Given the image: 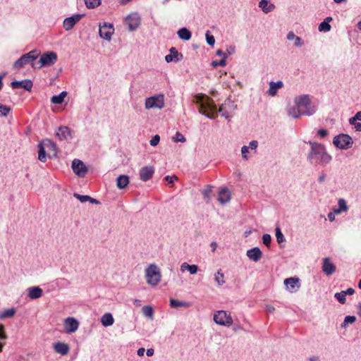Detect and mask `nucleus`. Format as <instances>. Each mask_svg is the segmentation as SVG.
Instances as JSON below:
<instances>
[{
  "label": "nucleus",
  "mask_w": 361,
  "mask_h": 361,
  "mask_svg": "<svg viewBox=\"0 0 361 361\" xmlns=\"http://www.w3.org/2000/svg\"><path fill=\"white\" fill-rule=\"evenodd\" d=\"M154 173V169L152 166H146L140 170V178L141 180L146 182L149 180Z\"/></svg>",
  "instance_id": "obj_19"
},
{
  "label": "nucleus",
  "mask_w": 361,
  "mask_h": 361,
  "mask_svg": "<svg viewBox=\"0 0 361 361\" xmlns=\"http://www.w3.org/2000/svg\"><path fill=\"white\" fill-rule=\"evenodd\" d=\"M57 61V54L54 51H46L40 57V65L44 67L51 66Z\"/></svg>",
  "instance_id": "obj_12"
},
{
  "label": "nucleus",
  "mask_w": 361,
  "mask_h": 361,
  "mask_svg": "<svg viewBox=\"0 0 361 361\" xmlns=\"http://www.w3.org/2000/svg\"><path fill=\"white\" fill-rule=\"evenodd\" d=\"M43 290L39 286H32L27 289V296L31 300H37L42 296Z\"/></svg>",
  "instance_id": "obj_22"
},
{
  "label": "nucleus",
  "mask_w": 361,
  "mask_h": 361,
  "mask_svg": "<svg viewBox=\"0 0 361 361\" xmlns=\"http://www.w3.org/2000/svg\"><path fill=\"white\" fill-rule=\"evenodd\" d=\"M165 180L168 183H173L175 180H178V177L175 175L173 176H166L165 178H164Z\"/></svg>",
  "instance_id": "obj_56"
},
{
  "label": "nucleus",
  "mask_w": 361,
  "mask_h": 361,
  "mask_svg": "<svg viewBox=\"0 0 361 361\" xmlns=\"http://www.w3.org/2000/svg\"><path fill=\"white\" fill-rule=\"evenodd\" d=\"M125 21L126 25H128L129 31H134L137 30L141 23L140 17L137 13L128 15L126 17Z\"/></svg>",
  "instance_id": "obj_13"
},
{
  "label": "nucleus",
  "mask_w": 361,
  "mask_h": 361,
  "mask_svg": "<svg viewBox=\"0 0 361 361\" xmlns=\"http://www.w3.org/2000/svg\"><path fill=\"white\" fill-rule=\"evenodd\" d=\"M322 271L326 276H331L336 272V267L334 263L331 262L330 258L325 257L323 259Z\"/></svg>",
  "instance_id": "obj_17"
},
{
  "label": "nucleus",
  "mask_w": 361,
  "mask_h": 361,
  "mask_svg": "<svg viewBox=\"0 0 361 361\" xmlns=\"http://www.w3.org/2000/svg\"><path fill=\"white\" fill-rule=\"evenodd\" d=\"M39 55L37 49L32 50L27 54L22 55L18 60H16L13 65L14 69H20L25 65L31 63L35 61Z\"/></svg>",
  "instance_id": "obj_5"
},
{
  "label": "nucleus",
  "mask_w": 361,
  "mask_h": 361,
  "mask_svg": "<svg viewBox=\"0 0 361 361\" xmlns=\"http://www.w3.org/2000/svg\"><path fill=\"white\" fill-rule=\"evenodd\" d=\"M224 278V276L221 269H219L214 275V279L219 286H222L225 283Z\"/></svg>",
  "instance_id": "obj_38"
},
{
  "label": "nucleus",
  "mask_w": 361,
  "mask_h": 361,
  "mask_svg": "<svg viewBox=\"0 0 361 361\" xmlns=\"http://www.w3.org/2000/svg\"><path fill=\"white\" fill-rule=\"evenodd\" d=\"M265 308H266L267 312H269V313H272L275 310V308L273 306L269 305H267L265 306Z\"/></svg>",
  "instance_id": "obj_63"
},
{
  "label": "nucleus",
  "mask_w": 361,
  "mask_h": 361,
  "mask_svg": "<svg viewBox=\"0 0 361 361\" xmlns=\"http://www.w3.org/2000/svg\"><path fill=\"white\" fill-rule=\"evenodd\" d=\"M354 293H355V290L353 288H349L346 290H344V294L345 295V296L347 295H351L354 294Z\"/></svg>",
  "instance_id": "obj_61"
},
{
  "label": "nucleus",
  "mask_w": 361,
  "mask_h": 361,
  "mask_svg": "<svg viewBox=\"0 0 361 361\" xmlns=\"http://www.w3.org/2000/svg\"><path fill=\"white\" fill-rule=\"evenodd\" d=\"M114 319L111 313H105L101 317V323L105 327L111 326L114 324Z\"/></svg>",
  "instance_id": "obj_30"
},
{
  "label": "nucleus",
  "mask_w": 361,
  "mask_h": 361,
  "mask_svg": "<svg viewBox=\"0 0 361 361\" xmlns=\"http://www.w3.org/2000/svg\"><path fill=\"white\" fill-rule=\"evenodd\" d=\"M40 59L37 61V62H35V63H31V66L32 68H33L34 69H39L42 67H44V66H41L40 65Z\"/></svg>",
  "instance_id": "obj_59"
},
{
  "label": "nucleus",
  "mask_w": 361,
  "mask_h": 361,
  "mask_svg": "<svg viewBox=\"0 0 361 361\" xmlns=\"http://www.w3.org/2000/svg\"><path fill=\"white\" fill-rule=\"evenodd\" d=\"M73 196L79 200L81 202H85L90 200L89 195H82L78 193H74Z\"/></svg>",
  "instance_id": "obj_52"
},
{
  "label": "nucleus",
  "mask_w": 361,
  "mask_h": 361,
  "mask_svg": "<svg viewBox=\"0 0 361 361\" xmlns=\"http://www.w3.org/2000/svg\"><path fill=\"white\" fill-rule=\"evenodd\" d=\"M287 114L290 117L293 118H298L300 116H302V114L299 109L298 106L295 104V106L288 108Z\"/></svg>",
  "instance_id": "obj_29"
},
{
  "label": "nucleus",
  "mask_w": 361,
  "mask_h": 361,
  "mask_svg": "<svg viewBox=\"0 0 361 361\" xmlns=\"http://www.w3.org/2000/svg\"><path fill=\"white\" fill-rule=\"evenodd\" d=\"M129 184V177L127 175H120L116 178V186L118 189H124Z\"/></svg>",
  "instance_id": "obj_28"
},
{
  "label": "nucleus",
  "mask_w": 361,
  "mask_h": 361,
  "mask_svg": "<svg viewBox=\"0 0 361 361\" xmlns=\"http://www.w3.org/2000/svg\"><path fill=\"white\" fill-rule=\"evenodd\" d=\"M310 149L307 154V161L312 166H325L332 160V157L327 152L326 147L321 143L309 141Z\"/></svg>",
  "instance_id": "obj_1"
},
{
  "label": "nucleus",
  "mask_w": 361,
  "mask_h": 361,
  "mask_svg": "<svg viewBox=\"0 0 361 361\" xmlns=\"http://www.w3.org/2000/svg\"><path fill=\"white\" fill-rule=\"evenodd\" d=\"M114 33V27L113 24L106 22L99 24V36L107 41L111 39L112 35Z\"/></svg>",
  "instance_id": "obj_11"
},
{
  "label": "nucleus",
  "mask_w": 361,
  "mask_h": 361,
  "mask_svg": "<svg viewBox=\"0 0 361 361\" xmlns=\"http://www.w3.org/2000/svg\"><path fill=\"white\" fill-rule=\"evenodd\" d=\"M326 174L324 173H322L319 176V178H318V181L320 183H322L325 179H326Z\"/></svg>",
  "instance_id": "obj_62"
},
{
  "label": "nucleus",
  "mask_w": 361,
  "mask_h": 361,
  "mask_svg": "<svg viewBox=\"0 0 361 361\" xmlns=\"http://www.w3.org/2000/svg\"><path fill=\"white\" fill-rule=\"evenodd\" d=\"M142 312L143 314L146 317L152 318L154 314L153 308L149 305L144 306L142 308Z\"/></svg>",
  "instance_id": "obj_41"
},
{
  "label": "nucleus",
  "mask_w": 361,
  "mask_h": 361,
  "mask_svg": "<svg viewBox=\"0 0 361 361\" xmlns=\"http://www.w3.org/2000/svg\"><path fill=\"white\" fill-rule=\"evenodd\" d=\"M173 140L175 142H185L186 139L184 137V135H182L180 133L176 132L175 136L173 137Z\"/></svg>",
  "instance_id": "obj_49"
},
{
  "label": "nucleus",
  "mask_w": 361,
  "mask_h": 361,
  "mask_svg": "<svg viewBox=\"0 0 361 361\" xmlns=\"http://www.w3.org/2000/svg\"><path fill=\"white\" fill-rule=\"evenodd\" d=\"M64 326L68 333H74L78 329L79 322L74 317H68L65 319Z\"/></svg>",
  "instance_id": "obj_18"
},
{
  "label": "nucleus",
  "mask_w": 361,
  "mask_h": 361,
  "mask_svg": "<svg viewBox=\"0 0 361 361\" xmlns=\"http://www.w3.org/2000/svg\"><path fill=\"white\" fill-rule=\"evenodd\" d=\"M287 39L288 40H294L295 43L294 45L297 47H300L304 44V42L302 39L300 37L296 36L293 32L290 31L287 35Z\"/></svg>",
  "instance_id": "obj_32"
},
{
  "label": "nucleus",
  "mask_w": 361,
  "mask_h": 361,
  "mask_svg": "<svg viewBox=\"0 0 361 361\" xmlns=\"http://www.w3.org/2000/svg\"><path fill=\"white\" fill-rule=\"evenodd\" d=\"M212 191V187L211 185H207L206 188L204 189L202 194L205 200H209L210 195Z\"/></svg>",
  "instance_id": "obj_50"
},
{
  "label": "nucleus",
  "mask_w": 361,
  "mask_h": 361,
  "mask_svg": "<svg viewBox=\"0 0 361 361\" xmlns=\"http://www.w3.org/2000/svg\"><path fill=\"white\" fill-rule=\"evenodd\" d=\"M195 103L199 105V113L208 118L214 119L217 109L212 99L204 94H197L195 97Z\"/></svg>",
  "instance_id": "obj_2"
},
{
  "label": "nucleus",
  "mask_w": 361,
  "mask_h": 361,
  "mask_svg": "<svg viewBox=\"0 0 361 361\" xmlns=\"http://www.w3.org/2000/svg\"><path fill=\"white\" fill-rule=\"evenodd\" d=\"M169 51H170V54H167L165 56V61L167 63H170L172 61L179 62L183 59V54L178 53V51L176 47H171L169 49Z\"/></svg>",
  "instance_id": "obj_20"
},
{
  "label": "nucleus",
  "mask_w": 361,
  "mask_h": 361,
  "mask_svg": "<svg viewBox=\"0 0 361 361\" xmlns=\"http://www.w3.org/2000/svg\"><path fill=\"white\" fill-rule=\"evenodd\" d=\"M16 312L15 308L6 309L0 313V319L13 317Z\"/></svg>",
  "instance_id": "obj_36"
},
{
  "label": "nucleus",
  "mask_w": 361,
  "mask_h": 361,
  "mask_svg": "<svg viewBox=\"0 0 361 361\" xmlns=\"http://www.w3.org/2000/svg\"><path fill=\"white\" fill-rule=\"evenodd\" d=\"M11 86L13 89L23 88L27 91H31L33 83L31 80L25 79L20 81L14 80L11 82Z\"/></svg>",
  "instance_id": "obj_16"
},
{
  "label": "nucleus",
  "mask_w": 361,
  "mask_h": 361,
  "mask_svg": "<svg viewBox=\"0 0 361 361\" xmlns=\"http://www.w3.org/2000/svg\"><path fill=\"white\" fill-rule=\"evenodd\" d=\"M67 94L66 91H62L59 94L54 95L51 98V102L56 104H62L64 102V99L67 96Z\"/></svg>",
  "instance_id": "obj_34"
},
{
  "label": "nucleus",
  "mask_w": 361,
  "mask_h": 361,
  "mask_svg": "<svg viewBox=\"0 0 361 361\" xmlns=\"http://www.w3.org/2000/svg\"><path fill=\"white\" fill-rule=\"evenodd\" d=\"M205 37H206V41H207V43L209 45V46H214V44H215V38L210 33L209 31H207L206 34H205Z\"/></svg>",
  "instance_id": "obj_46"
},
{
  "label": "nucleus",
  "mask_w": 361,
  "mask_h": 361,
  "mask_svg": "<svg viewBox=\"0 0 361 361\" xmlns=\"http://www.w3.org/2000/svg\"><path fill=\"white\" fill-rule=\"evenodd\" d=\"M54 348L55 351L62 355H67L69 352V346L68 344L62 342H57L54 343Z\"/></svg>",
  "instance_id": "obj_23"
},
{
  "label": "nucleus",
  "mask_w": 361,
  "mask_h": 361,
  "mask_svg": "<svg viewBox=\"0 0 361 361\" xmlns=\"http://www.w3.org/2000/svg\"><path fill=\"white\" fill-rule=\"evenodd\" d=\"M11 111V107L0 103V115L1 116H6Z\"/></svg>",
  "instance_id": "obj_44"
},
{
  "label": "nucleus",
  "mask_w": 361,
  "mask_h": 361,
  "mask_svg": "<svg viewBox=\"0 0 361 361\" xmlns=\"http://www.w3.org/2000/svg\"><path fill=\"white\" fill-rule=\"evenodd\" d=\"M180 270L184 271L188 270L190 274H195L198 271V267L196 264H188L187 262H184L180 266Z\"/></svg>",
  "instance_id": "obj_33"
},
{
  "label": "nucleus",
  "mask_w": 361,
  "mask_h": 361,
  "mask_svg": "<svg viewBox=\"0 0 361 361\" xmlns=\"http://www.w3.org/2000/svg\"><path fill=\"white\" fill-rule=\"evenodd\" d=\"M211 65L214 68H216L217 66L224 67L226 66V60H225V59H221L219 61H213Z\"/></svg>",
  "instance_id": "obj_48"
},
{
  "label": "nucleus",
  "mask_w": 361,
  "mask_h": 361,
  "mask_svg": "<svg viewBox=\"0 0 361 361\" xmlns=\"http://www.w3.org/2000/svg\"><path fill=\"white\" fill-rule=\"evenodd\" d=\"M154 350L153 348H148L146 351V354L148 357H151L154 355Z\"/></svg>",
  "instance_id": "obj_64"
},
{
  "label": "nucleus",
  "mask_w": 361,
  "mask_h": 361,
  "mask_svg": "<svg viewBox=\"0 0 361 361\" xmlns=\"http://www.w3.org/2000/svg\"><path fill=\"white\" fill-rule=\"evenodd\" d=\"M262 242L267 247H269L271 242V235L267 233L264 234L262 235Z\"/></svg>",
  "instance_id": "obj_51"
},
{
  "label": "nucleus",
  "mask_w": 361,
  "mask_h": 361,
  "mask_svg": "<svg viewBox=\"0 0 361 361\" xmlns=\"http://www.w3.org/2000/svg\"><path fill=\"white\" fill-rule=\"evenodd\" d=\"M356 321L355 316L348 315L345 317L343 322L341 324V327L346 329L348 324H353Z\"/></svg>",
  "instance_id": "obj_39"
},
{
  "label": "nucleus",
  "mask_w": 361,
  "mask_h": 361,
  "mask_svg": "<svg viewBox=\"0 0 361 361\" xmlns=\"http://www.w3.org/2000/svg\"><path fill=\"white\" fill-rule=\"evenodd\" d=\"M88 8H94L101 4V0H84Z\"/></svg>",
  "instance_id": "obj_40"
},
{
  "label": "nucleus",
  "mask_w": 361,
  "mask_h": 361,
  "mask_svg": "<svg viewBox=\"0 0 361 361\" xmlns=\"http://www.w3.org/2000/svg\"><path fill=\"white\" fill-rule=\"evenodd\" d=\"M295 104L299 107L302 116H312L317 111V107L312 105L310 96L303 94L295 99Z\"/></svg>",
  "instance_id": "obj_4"
},
{
  "label": "nucleus",
  "mask_w": 361,
  "mask_h": 361,
  "mask_svg": "<svg viewBox=\"0 0 361 361\" xmlns=\"http://www.w3.org/2000/svg\"><path fill=\"white\" fill-rule=\"evenodd\" d=\"M7 338V336L5 333V327L3 324L0 325V341L6 340Z\"/></svg>",
  "instance_id": "obj_55"
},
{
  "label": "nucleus",
  "mask_w": 361,
  "mask_h": 361,
  "mask_svg": "<svg viewBox=\"0 0 361 361\" xmlns=\"http://www.w3.org/2000/svg\"><path fill=\"white\" fill-rule=\"evenodd\" d=\"M38 159L46 162L47 158L54 159L57 157L58 150L56 143L50 139H44L37 145Z\"/></svg>",
  "instance_id": "obj_3"
},
{
  "label": "nucleus",
  "mask_w": 361,
  "mask_h": 361,
  "mask_svg": "<svg viewBox=\"0 0 361 361\" xmlns=\"http://www.w3.org/2000/svg\"><path fill=\"white\" fill-rule=\"evenodd\" d=\"M231 200V192L228 188H221L219 192V198L218 200L221 204H225Z\"/></svg>",
  "instance_id": "obj_24"
},
{
  "label": "nucleus",
  "mask_w": 361,
  "mask_h": 361,
  "mask_svg": "<svg viewBox=\"0 0 361 361\" xmlns=\"http://www.w3.org/2000/svg\"><path fill=\"white\" fill-rule=\"evenodd\" d=\"M160 141V137L158 135H155L152 137L149 141V143L152 146H157Z\"/></svg>",
  "instance_id": "obj_53"
},
{
  "label": "nucleus",
  "mask_w": 361,
  "mask_h": 361,
  "mask_svg": "<svg viewBox=\"0 0 361 361\" xmlns=\"http://www.w3.org/2000/svg\"><path fill=\"white\" fill-rule=\"evenodd\" d=\"M177 34L180 39L185 41L189 40L192 37L191 32L186 27H182L179 29L177 32Z\"/></svg>",
  "instance_id": "obj_31"
},
{
  "label": "nucleus",
  "mask_w": 361,
  "mask_h": 361,
  "mask_svg": "<svg viewBox=\"0 0 361 361\" xmlns=\"http://www.w3.org/2000/svg\"><path fill=\"white\" fill-rule=\"evenodd\" d=\"M236 109L237 104L233 101L228 99L220 106L218 111L221 114L223 117L228 119Z\"/></svg>",
  "instance_id": "obj_10"
},
{
  "label": "nucleus",
  "mask_w": 361,
  "mask_h": 361,
  "mask_svg": "<svg viewBox=\"0 0 361 361\" xmlns=\"http://www.w3.org/2000/svg\"><path fill=\"white\" fill-rule=\"evenodd\" d=\"M276 238L278 243H281L286 240L283 234L279 227L276 228Z\"/></svg>",
  "instance_id": "obj_43"
},
{
  "label": "nucleus",
  "mask_w": 361,
  "mask_h": 361,
  "mask_svg": "<svg viewBox=\"0 0 361 361\" xmlns=\"http://www.w3.org/2000/svg\"><path fill=\"white\" fill-rule=\"evenodd\" d=\"M170 306L172 308H178V307H188L190 306L189 302L184 301H179L176 299L171 298L170 299Z\"/></svg>",
  "instance_id": "obj_35"
},
{
  "label": "nucleus",
  "mask_w": 361,
  "mask_h": 361,
  "mask_svg": "<svg viewBox=\"0 0 361 361\" xmlns=\"http://www.w3.org/2000/svg\"><path fill=\"white\" fill-rule=\"evenodd\" d=\"M246 255L250 259L257 262L262 258V252L258 247H255L248 250Z\"/></svg>",
  "instance_id": "obj_21"
},
{
  "label": "nucleus",
  "mask_w": 361,
  "mask_h": 361,
  "mask_svg": "<svg viewBox=\"0 0 361 361\" xmlns=\"http://www.w3.org/2000/svg\"><path fill=\"white\" fill-rule=\"evenodd\" d=\"M258 6L265 13H268L275 8V5L270 4L269 0H260Z\"/></svg>",
  "instance_id": "obj_26"
},
{
  "label": "nucleus",
  "mask_w": 361,
  "mask_h": 361,
  "mask_svg": "<svg viewBox=\"0 0 361 361\" xmlns=\"http://www.w3.org/2000/svg\"><path fill=\"white\" fill-rule=\"evenodd\" d=\"M333 144L341 149H348L352 147L353 141L349 135L341 133L334 137Z\"/></svg>",
  "instance_id": "obj_7"
},
{
  "label": "nucleus",
  "mask_w": 361,
  "mask_h": 361,
  "mask_svg": "<svg viewBox=\"0 0 361 361\" xmlns=\"http://www.w3.org/2000/svg\"><path fill=\"white\" fill-rule=\"evenodd\" d=\"M71 168H72V170L73 171V172L78 177L83 178L87 172V166L80 159H75L72 161Z\"/></svg>",
  "instance_id": "obj_14"
},
{
  "label": "nucleus",
  "mask_w": 361,
  "mask_h": 361,
  "mask_svg": "<svg viewBox=\"0 0 361 361\" xmlns=\"http://www.w3.org/2000/svg\"><path fill=\"white\" fill-rule=\"evenodd\" d=\"M331 28V26L330 25V24H329L327 22H325L324 20L322 22L318 27V29L320 32H324L330 31Z\"/></svg>",
  "instance_id": "obj_42"
},
{
  "label": "nucleus",
  "mask_w": 361,
  "mask_h": 361,
  "mask_svg": "<svg viewBox=\"0 0 361 361\" xmlns=\"http://www.w3.org/2000/svg\"><path fill=\"white\" fill-rule=\"evenodd\" d=\"M317 135L321 137H324L328 135V130L326 129H320L318 130Z\"/></svg>",
  "instance_id": "obj_57"
},
{
  "label": "nucleus",
  "mask_w": 361,
  "mask_h": 361,
  "mask_svg": "<svg viewBox=\"0 0 361 361\" xmlns=\"http://www.w3.org/2000/svg\"><path fill=\"white\" fill-rule=\"evenodd\" d=\"M283 85L282 81L279 80L277 82L271 81L269 82V88L267 91L268 94L271 96H274L276 94L277 90L281 88Z\"/></svg>",
  "instance_id": "obj_27"
},
{
  "label": "nucleus",
  "mask_w": 361,
  "mask_h": 361,
  "mask_svg": "<svg viewBox=\"0 0 361 361\" xmlns=\"http://www.w3.org/2000/svg\"><path fill=\"white\" fill-rule=\"evenodd\" d=\"M56 135L60 140H68L71 137V130L67 126L59 127Z\"/></svg>",
  "instance_id": "obj_25"
},
{
  "label": "nucleus",
  "mask_w": 361,
  "mask_h": 361,
  "mask_svg": "<svg viewBox=\"0 0 361 361\" xmlns=\"http://www.w3.org/2000/svg\"><path fill=\"white\" fill-rule=\"evenodd\" d=\"M248 152H249V147L247 146L244 145L241 147L242 157L245 160L248 159V157L247 156V153H248Z\"/></svg>",
  "instance_id": "obj_54"
},
{
  "label": "nucleus",
  "mask_w": 361,
  "mask_h": 361,
  "mask_svg": "<svg viewBox=\"0 0 361 361\" xmlns=\"http://www.w3.org/2000/svg\"><path fill=\"white\" fill-rule=\"evenodd\" d=\"M257 146H258V142L257 140H252L249 143L248 147L250 148L251 149H256Z\"/></svg>",
  "instance_id": "obj_58"
},
{
  "label": "nucleus",
  "mask_w": 361,
  "mask_h": 361,
  "mask_svg": "<svg viewBox=\"0 0 361 361\" xmlns=\"http://www.w3.org/2000/svg\"><path fill=\"white\" fill-rule=\"evenodd\" d=\"M216 55L219 56H221L222 59H225V60H226V59L228 57V55L226 53H224L221 49L217 50L216 52Z\"/></svg>",
  "instance_id": "obj_60"
},
{
  "label": "nucleus",
  "mask_w": 361,
  "mask_h": 361,
  "mask_svg": "<svg viewBox=\"0 0 361 361\" xmlns=\"http://www.w3.org/2000/svg\"><path fill=\"white\" fill-rule=\"evenodd\" d=\"M145 106L146 109H161L164 106V96L162 94L149 97L145 99Z\"/></svg>",
  "instance_id": "obj_8"
},
{
  "label": "nucleus",
  "mask_w": 361,
  "mask_h": 361,
  "mask_svg": "<svg viewBox=\"0 0 361 361\" xmlns=\"http://www.w3.org/2000/svg\"><path fill=\"white\" fill-rule=\"evenodd\" d=\"M338 207L343 212H347L348 210V206L347 205L346 201L343 198H340L338 200Z\"/></svg>",
  "instance_id": "obj_45"
},
{
  "label": "nucleus",
  "mask_w": 361,
  "mask_h": 361,
  "mask_svg": "<svg viewBox=\"0 0 361 361\" xmlns=\"http://www.w3.org/2000/svg\"><path fill=\"white\" fill-rule=\"evenodd\" d=\"M82 16V14H74L71 17L66 18L63 20L64 29L67 31L71 30Z\"/></svg>",
  "instance_id": "obj_15"
},
{
  "label": "nucleus",
  "mask_w": 361,
  "mask_h": 361,
  "mask_svg": "<svg viewBox=\"0 0 361 361\" xmlns=\"http://www.w3.org/2000/svg\"><path fill=\"white\" fill-rule=\"evenodd\" d=\"M334 297L341 304H345L346 302V298H345V295L344 294V290L335 293Z\"/></svg>",
  "instance_id": "obj_47"
},
{
  "label": "nucleus",
  "mask_w": 361,
  "mask_h": 361,
  "mask_svg": "<svg viewBox=\"0 0 361 361\" xmlns=\"http://www.w3.org/2000/svg\"><path fill=\"white\" fill-rule=\"evenodd\" d=\"M298 283V278L295 277L288 278L286 279L284 281V284L287 286L288 289H293Z\"/></svg>",
  "instance_id": "obj_37"
},
{
  "label": "nucleus",
  "mask_w": 361,
  "mask_h": 361,
  "mask_svg": "<svg viewBox=\"0 0 361 361\" xmlns=\"http://www.w3.org/2000/svg\"><path fill=\"white\" fill-rule=\"evenodd\" d=\"M214 321L221 326H230L233 324L231 314L226 311L219 310L214 314Z\"/></svg>",
  "instance_id": "obj_9"
},
{
  "label": "nucleus",
  "mask_w": 361,
  "mask_h": 361,
  "mask_svg": "<svg viewBox=\"0 0 361 361\" xmlns=\"http://www.w3.org/2000/svg\"><path fill=\"white\" fill-rule=\"evenodd\" d=\"M161 276L159 268L154 264H150L145 269L147 282L151 286H157L161 281Z\"/></svg>",
  "instance_id": "obj_6"
}]
</instances>
